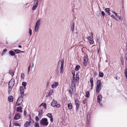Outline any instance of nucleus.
<instances>
[{
	"instance_id": "31",
	"label": "nucleus",
	"mask_w": 127,
	"mask_h": 127,
	"mask_svg": "<svg viewBox=\"0 0 127 127\" xmlns=\"http://www.w3.org/2000/svg\"><path fill=\"white\" fill-rule=\"evenodd\" d=\"M40 105L43 106L45 109L46 108V105L45 103H43L41 104Z\"/></svg>"
},
{
	"instance_id": "7",
	"label": "nucleus",
	"mask_w": 127,
	"mask_h": 127,
	"mask_svg": "<svg viewBox=\"0 0 127 127\" xmlns=\"http://www.w3.org/2000/svg\"><path fill=\"white\" fill-rule=\"evenodd\" d=\"M75 102L76 106V111H78L79 109V107L80 105V103L79 100L77 99H76L75 100Z\"/></svg>"
},
{
	"instance_id": "29",
	"label": "nucleus",
	"mask_w": 127,
	"mask_h": 127,
	"mask_svg": "<svg viewBox=\"0 0 127 127\" xmlns=\"http://www.w3.org/2000/svg\"><path fill=\"white\" fill-rule=\"evenodd\" d=\"M90 94L89 91H87L86 93L85 96L87 97H89V96Z\"/></svg>"
},
{
	"instance_id": "35",
	"label": "nucleus",
	"mask_w": 127,
	"mask_h": 127,
	"mask_svg": "<svg viewBox=\"0 0 127 127\" xmlns=\"http://www.w3.org/2000/svg\"><path fill=\"white\" fill-rule=\"evenodd\" d=\"M43 112V110H41L38 111V115L39 116H40L42 114Z\"/></svg>"
},
{
	"instance_id": "3",
	"label": "nucleus",
	"mask_w": 127,
	"mask_h": 127,
	"mask_svg": "<svg viewBox=\"0 0 127 127\" xmlns=\"http://www.w3.org/2000/svg\"><path fill=\"white\" fill-rule=\"evenodd\" d=\"M41 20L40 19L38 20L36 22L34 28V31L37 32L38 30L39 27L40 25Z\"/></svg>"
},
{
	"instance_id": "27",
	"label": "nucleus",
	"mask_w": 127,
	"mask_h": 127,
	"mask_svg": "<svg viewBox=\"0 0 127 127\" xmlns=\"http://www.w3.org/2000/svg\"><path fill=\"white\" fill-rule=\"evenodd\" d=\"M104 74L103 72H99V76L100 77H102L103 76Z\"/></svg>"
},
{
	"instance_id": "60",
	"label": "nucleus",
	"mask_w": 127,
	"mask_h": 127,
	"mask_svg": "<svg viewBox=\"0 0 127 127\" xmlns=\"http://www.w3.org/2000/svg\"><path fill=\"white\" fill-rule=\"evenodd\" d=\"M10 127V126H9V127Z\"/></svg>"
},
{
	"instance_id": "40",
	"label": "nucleus",
	"mask_w": 127,
	"mask_h": 127,
	"mask_svg": "<svg viewBox=\"0 0 127 127\" xmlns=\"http://www.w3.org/2000/svg\"><path fill=\"white\" fill-rule=\"evenodd\" d=\"M24 74L23 73H22L21 75V78L24 79Z\"/></svg>"
},
{
	"instance_id": "32",
	"label": "nucleus",
	"mask_w": 127,
	"mask_h": 127,
	"mask_svg": "<svg viewBox=\"0 0 127 127\" xmlns=\"http://www.w3.org/2000/svg\"><path fill=\"white\" fill-rule=\"evenodd\" d=\"M101 14H102L103 17V18H105L106 16L105 14V13L103 11H102L101 12Z\"/></svg>"
},
{
	"instance_id": "9",
	"label": "nucleus",
	"mask_w": 127,
	"mask_h": 127,
	"mask_svg": "<svg viewBox=\"0 0 127 127\" xmlns=\"http://www.w3.org/2000/svg\"><path fill=\"white\" fill-rule=\"evenodd\" d=\"M14 84V79H12L8 83L9 87L12 88Z\"/></svg>"
},
{
	"instance_id": "33",
	"label": "nucleus",
	"mask_w": 127,
	"mask_h": 127,
	"mask_svg": "<svg viewBox=\"0 0 127 127\" xmlns=\"http://www.w3.org/2000/svg\"><path fill=\"white\" fill-rule=\"evenodd\" d=\"M75 72L74 70H73L72 71V73L73 76V79H75Z\"/></svg>"
},
{
	"instance_id": "50",
	"label": "nucleus",
	"mask_w": 127,
	"mask_h": 127,
	"mask_svg": "<svg viewBox=\"0 0 127 127\" xmlns=\"http://www.w3.org/2000/svg\"><path fill=\"white\" fill-rule=\"evenodd\" d=\"M12 88H9L8 87V92H9H9L11 90V89Z\"/></svg>"
},
{
	"instance_id": "26",
	"label": "nucleus",
	"mask_w": 127,
	"mask_h": 127,
	"mask_svg": "<svg viewBox=\"0 0 127 127\" xmlns=\"http://www.w3.org/2000/svg\"><path fill=\"white\" fill-rule=\"evenodd\" d=\"M74 25L73 23L72 24V27L71 28V31L72 32H73L74 30Z\"/></svg>"
},
{
	"instance_id": "58",
	"label": "nucleus",
	"mask_w": 127,
	"mask_h": 127,
	"mask_svg": "<svg viewBox=\"0 0 127 127\" xmlns=\"http://www.w3.org/2000/svg\"><path fill=\"white\" fill-rule=\"evenodd\" d=\"M126 76V78L127 79V75H125Z\"/></svg>"
},
{
	"instance_id": "55",
	"label": "nucleus",
	"mask_w": 127,
	"mask_h": 127,
	"mask_svg": "<svg viewBox=\"0 0 127 127\" xmlns=\"http://www.w3.org/2000/svg\"><path fill=\"white\" fill-rule=\"evenodd\" d=\"M24 52V51H21L20 52V53H23Z\"/></svg>"
},
{
	"instance_id": "53",
	"label": "nucleus",
	"mask_w": 127,
	"mask_h": 127,
	"mask_svg": "<svg viewBox=\"0 0 127 127\" xmlns=\"http://www.w3.org/2000/svg\"><path fill=\"white\" fill-rule=\"evenodd\" d=\"M3 51L4 52L6 51V49H4L3 50Z\"/></svg>"
},
{
	"instance_id": "48",
	"label": "nucleus",
	"mask_w": 127,
	"mask_h": 127,
	"mask_svg": "<svg viewBox=\"0 0 127 127\" xmlns=\"http://www.w3.org/2000/svg\"><path fill=\"white\" fill-rule=\"evenodd\" d=\"M35 119L37 121H38L39 120L37 116L35 118Z\"/></svg>"
},
{
	"instance_id": "59",
	"label": "nucleus",
	"mask_w": 127,
	"mask_h": 127,
	"mask_svg": "<svg viewBox=\"0 0 127 127\" xmlns=\"http://www.w3.org/2000/svg\"><path fill=\"white\" fill-rule=\"evenodd\" d=\"M32 66H33V63H32Z\"/></svg>"
},
{
	"instance_id": "47",
	"label": "nucleus",
	"mask_w": 127,
	"mask_h": 127,
	"mask_svg": "<svg viewBox=\"0 0 127 127\" xmlns=\"http://www.w3.org/2000/svg\"><path fill=\"white\" fill-rule=\"evenodd\" d=\"M125 59L127 61V53H126L125 55Z\"/></svg>"
},
{
	"instance_id": "52",
	"label": "nucleus",
	"mask_w": 127,
	"mask_h": 127,
	"mask_svg": "<svg viewBox=\"0 0 127 127\" xmlns=\"http://www.w3.org/2000/svg\"><path fill=\"white\" fill-rule=\"evenodd\" d=\"M93 86V83L91 84V87L92 88Z\"/></svg>"
},
{
	"instance_id": "19",
	"label": "nucleus",
	"mask_w": 127,
	"mask_h": 127,
	"mask_svg": "<svg viewBox=\"0 0 127 127\" xmlns=\"http://www.w3.org/2000/svg\"><path fill=\"white\" fill-rule=\"evenodd\" d=\"M112 12L114 14L116 17L119 18L120 20L121 21H122V19L121 18V15L119 16L117 14V13H116L114 12Z\"/></svg>"
},
{
	"instance_id": "13",
	"label": "nucleus",
	"mask_w": 127,
	"mask_h": 127,
	"mask_svg": "<svg viewBox=\"0 0 127 127\" xmlns=\"http://www.w3.org/2000/svg\"><path fill=\"white\" fill-rule=\"evenodd\" d=\"M64 61L63 60L61 61V67L60 68V73H63L64 70Z\"/></svg>"
},
{
	"instance_id": "1",
	"label": "nucleus",
	"mask_w": 127,
	"mask_h": 127,
	"mask_svg": "<svg viewBox=\"0 0 127 127\" xmlns=\"http://www.w3.org/2000/svg\"><path fill=\"white\" fill-rule=\"evenodd\" d=\"M101 81L100 80H98L97 82L96 88V93H98L100 92L101 89Z\"/></svg>"
},
{
	"instance_id": "43",
	"label": "nucleus",
	"mask_w": 127,
	"mask_h": 127,
	"mask_svg": "<svg viewBox=\"0 0 127 127\" xmlns=\"http://www.w3.org/2000/svg\"><path fill=\"white\" fill-rule=\"evenodd\" d=\"M90 81L91 84L93 83V78H91L90 79Z\"/></svg>"
},
{
	"instance_id": "12",
	"label": "nucleus",
	"mask_w": 127,
	"mask_h": 127,
	"mask_svg": "<svg viewBox=\"0 0 127 127\" xmlns=\"http://www.w3.org/2000/svg\"><path fill=\"white\" fill-rule=\"evenodd\" d=\"M21 115L19 113H16L15 115L14 119L15 120H17L20 119Z\"/></svg>"
},
{
	"instance_id": "54",
	"label": "nucleus",
	"mask_w": 127,
	"mask_h": 127,
	"mask_svg": "<svg viewBox=\"0 0 127 127\" xmlns=\"http://www.w3.org/2000/svg\"><path fill=\"white\" fill-rule=\"evenodd\" d=\"M18 47L19 48H21L22 47V46L20 45H19L18 46Z\"/></svg>"
},
{
	"instance_id": "49",
	"label": "nucleus",
	"mask_w": 127,
	"mask_h": 127,
	"mask_svg": "<svg viewBox=\"0 0 127 127\" xmlns=\"http://www.w3.org/2000/svg\"><path fill=\"white\" fill-rule=\"evenodd\" d=\"M31 65V64H30V65L28 67V72H29L30 71Z\"/></svg>"
},
{
	"instance_id": "57",
	"label": "nucleus",
	"mask_w": 127,
	"mask_h": 127,
	"mask_svg": "<svg viewBox=\"0 0 127 127\" xmlns=\"http://www.w3.org/2000/svg\"><path fill=\"white\" fill-rule=\"evenodd\" d=\"M96 75V73H95V74H94V75Z\"/></svg>"
},
{
	"instance_id": "36",
	"label": "nucleus",
	"mask_w": 127,
	"mask_h": 127,
	"mask_svg": "<svg viewBox=\"0 0 127 127\" xmlns=\"http://www.w3.org/2000/svg\"><path fill=\"white\" fill-rule=\"evenodd\" d=\"M9 73L12 76H13L14 72L12 70H10L9 71Z\"/></svg>"
},
{
	"instance_id": "56",
	"label": "nucleus",
	"mask_w": 127,
	"mask_h": 127,
	"mask_svg": "<svg viewBox=\"0 0 127 127\" xmlns=\"http://www.w3.org/2000/svg\"><path fill=\"white\" fill-rule=\"evenodd\" d=\"M115 78L116 79V80H117L118 79H117V78L116 77H115Z\"/></svg>"
},
{
	"instance_id": "46",
	"label": "nucleus",
	"mask_w": 127,
	"mask_h": 127,
	"mask_svg": "<svg viewBox=\"0 0 127 127\" xmlns=\"http://www.w3.org/2000/svg\"><path fill=\"white\" fill-rule=\"evenodd\" d=\"M125 75H127V68L126 69L125 71Z\"/></svg>"
},
{
	"instance_id": "42",
	"label": "nucleus",
	"mask_w": 127,
	"mask_h": 127,
	"mask_svg": "<svg viewBox=\"0 0 127 127\" xmlns=\"http://www.w3.org/2000/svg\"><path fill=\"white\" fill-rule=\"evenodd\" d=\"M29 33L30 34V36H31L32 34V30L30 29H29Z\"/></svg>"
},
{
	"instance_id": "18",
	"label": "nucleus",
	"mask_w": 127,
	"mask_h": 127,
	"mask_svg": "<svg viewBox=\"0 0 127 127\" xmlns=\"http://www.w3.org/2000/svg\"><path fill=\"white\" fill-rule=\"evenodd\" d=\"M22 108L21 107H17L16 111L17 112H20L21 113H22L23 111L22 110Z\"/></svg>"
},
{
	"instance_id": "20",
	"label": "nucleus",
	"mask_w": 127,
	"mask_h": 127,
	"mask_svg": "<svg viewBox=\"0 0 127 127\" xmlns=\"http://www.w3.org/2000/svg\"><path fill=\"white\" fill-rule=\"evenodd\" d=\"M102 97L101 95H98L97 97V101L99 103H100V101L101 100Z\"/></svg>"
},
{
	"instance_id": "45",
	"label": "nucleus",
	"mask_w": 127,
	"mask_h": 127,
	"mask_svg": "<svg viewBox=\"0 0 127 127\" xmlns=\"http://www.w3.org/2000/svg\"><path fill=\"white\" fill-rule=\"evenodd\" d=\"M24 115L26 116H28V114L27 113V112L26 111H25L24 112Z\"/></svg>"
},
{
	"instance_id": "24",
	"label": "nucleus",
	"mask_w": 127,
	"mask_h": 127,
	"mask_svg": "<svg viewBox=\"0 0 127 127\" xmlns=\"http://www.w3.org/2000/svg\"><path fill=\"white\" fill-rule=\"evenodd\" d=\"M80 68V66L79 65H77L75 68V70L76 71H77L79 70V68Z\"/></svg>"
},
{
	"instance_id": "41",
	"label": "nucleus",
	"mask_w": 127,
	"mask_h": 127,
	"mask_svg": "<svg viewBox=\"0 0 127 127\" xmlns=\"http://www.w3.org/2000/svg\"><path fill=\"white\" fill-rule=\"evenodd\" d=\"M110 16L111 17L113 18L115 20H117V18L115 17L114 15H111Z\"/></svg>"
},
{
	"instance_id": "39",
	"label": "nucleus",
	"mask_w": 127,
	"mask_h": 127,
	"mask_svg": "<svg viewBox=\"0 0 127 127\" xmlns=\"http://www.w3.org/2000/svg\"><path fill=\"white\" fill-rule=\"evenodd\" d=\"M14 125L15 126H18L19 127H20L21 125L19 124V123H15L14 124Z\"/></svg>"
},
{
	"instance_id": "34",
	"label": "nucleus",
	"mask_w": 127,
	"mask_h": 127,
	"mask_svg": "<svg viewBox=\"0 0 127 127\" xmlns=\"http://www.w3.org/2000/svg\"><path fill=\"white\" fill-rule=\"evenodd\" d=\"M34 126L35 127H39V123L38 122L35 123Z\"/></svg>"
},
{
	"instance_id": "28",
	"label": "nucleus",
	"mask_w": 127,
	"mask_h": 127,
	"mask_svg": "<svg viewBox=\"0 0 127 127\" xmlns=\"http://www.w3.org/2000/svg\"><path fill=\"white\" fill-rule=\"evenodd\" d=\"M53 92V90H51L49 91V93L48 94V96H51Z\"/></svg>"
},
{
	"instance_id": "6",
	"label": "nucleus",
	"mask_w": 127,
	"mask_h": 127,
	"mask_svg": "<svg viewBox=\"0 0 127 127\" xmlns=\"http://www.w3.org/2000/svg\"><path fill=\"white\" fill-rule=\"evenodd\" d=\"M23 98L22 97H20L18 98L16 102V105L19 106L22 102Z\"/></svg>"
},
{
	"instance_id": "25",
	"label": "nucleus",
	"mask_w": 127,
	"mask_h": 127,
	"mask_svg": "<svg viewBox=\"0 0 127 127\" xmlns=\"http://www.w3.org/2000/svg\"><path fill=\"white\" fill-rule=\"evenodd\" d=\"M67 106H68V109H71L72 108V105L71 103H69L68 104Z\"/></svg>"
},
{
	"instance_id": "14",
	"label": "nucleus",
	"mask_w": 127,
	"mask_h": 127,
	"mask_svg": "<svg viewBox=\"0 0 127 127\" xmlns=\"http://www.w3.org/2000/svg\"><path fill=\"white\" fill-rule=\"evenodd\" d=\"M21 96L23 97L24 94V90L23 87L21 86L20 88Z\"/></svg>"
},
{
	"instance_id": "17",
	"label": "nucleus",
	"mask_w": 127,
	"mask_h": 127,
	"mask_svg": "<svg viewBox=\"0 0 127 127\" xmlns=\"http://www.w3.org/2000/svg\"><path fill=\"white\" fill-rule=\"evenodd\" d=\"M36 3L35 4V5H34L32 7V10H34L37 8V7L38 4V0H36Z\"/></svg>"
},
{
	"instance_id": "4",
	"label": "nucleus",
	"mask_w": 127,
	"mask_h": 127,
	"mask_svg": "<svg viewBox=\"0 0 127 127\" xmlns=\"http://www.w3.org/2000/svg\"><path fill=\"white\" fill-rule=\"evenodd\" d=\"M51 105L53 107L56 108H59L61 105L59 104H57L56 101L53 99L51 103Z\"/></svg>"
},
{
	"instance_id": "10",
	"label": "nucleus",
	"mask_w": 127,
	"mask_h": 127,
	"mask_svg": "<svg viewBox=\"0 0 127 127\" xmlns=\"http://www.w3.org/2000/svg\"><path fill=\"white\" fill-rule=\"evenodd\" d=\"M84 65L86 66L88 61V58L87 56H84L83 58Z\"/></svg>"
},
{
	"instance_id": "22",
	"label": "nucleus",
	"mask_w": 127,
	"mask_h": 127,
	"mask_svg": "<svg viewBox=\"0 0 127 127\" xmlns=\"http://www.w3.org/2000/svg\"><path fill=\"white\" fill-rule=\"evenodd\" d=\"M9 52L10 55L11 56H14L15 55V53L13 51H9Z\"/></svg>"
},
{
	"instance_id": "51",
	"label": "nucleus",
	"mask_w": 127,
	"mask_h": 127,
	"mask_svg": "<svg viewBox=\"0 0 127 127\" xmlns=\"http://www.w3.org/2000/svg\"><path fill=\"white\" fill-rule=\"evenodd\" d=\"M86 102V100L85 99L83 101V103L84 104H85Z\"/></svg>"
},
{
	"instance_id": "38",
	"label": "nucleus",
	"mask_w": 127,
	"mask_h": 127,
	"mask_svg": "<svg viewBox=\"0 0 127 127\" xmlns=\"http://www.w3.org/2000/svg\"><path fill=\"white\" fill-rule=\"evenodd\" d=\"M22 85H23L24 87L26 86V82H23L22 83Z\"/></svg>"
},
{
	"instance_id": "37",
	"label": "nucleus",
	"mask_w": 127,
	"mask_h": 127,
	"mask_svg": "<svg viewBox=\"0 0 127 127\" xmlns=\"http://www.w3.org/2000/svg\"><path fill=\"white\" fill-rule=\"evenodd\" d=\"M76 81H79V75L77 74L76 75Z\"/></svg>"
},
{
	"instance_id": "8",
	"label": "nucleus",
	"mask_w": 127,
	"mask_h": 127,
	"mask_svg": "<svg viewBox=\"0 0 127 127\" xmlns=\"http://www.w3.org/2000/svg\"><path fill=\"white\" fill-rule=\"evenodd\" d=\"M91 37L89 36L88 37V38L90 43L91 44H93L94 42L93 41V34L91 32Z\"/></svg>"
},
{
	"instance_id": "5",
	"label": "nucleus",
	"mask_w": 127,
	"mask_h": 127,
	"mask_svg": "<svg viewBox=\"0 0 127 127\" xmlns=\"http://www.w3.org/2000/svg\"><path fill=\"white\" fill-rule=\"evenodd\" d=\"M90 113H88L87 114V119L86 120V123L87 125H89L90 122Z\"/></svg>"
},
{
	"instance_id": "16",
	"label": "nucleus",
	"mask_w": 127,
	"mask_h": 127,
	"mask_svg": "<svg viewBox=\"0 0 127 127\" xmlns=\"http://www.w3.org/2000/svg\"><path fill=\"white\" fill-rule=\"evenodd\" d=\"M59 83L57 82H55L52 85V87L54 89L56 88L58 85Z\"/></svg>"
},
{
	"instance_id": "44",
	"label": "nucleus",
	"mask_w": 127,
	"mask_h": 127,
	"mask_svg": "<svg viewBox=\"0 0 127 127\" xmlns=\"http://www.w3.org/2000/svg\"><path fill=\"white\" fill-rule=\"evenodd\" d=\"M68 92H69V93L70 95L71 96L72 95V93L71 92V90H68Z\"/></svg>"
},
{
	"instance_id": "21",
	"label": "nucleus",
	"mask_w": 127,
	"mask_h": 127,
	"mask_svg": "<svg viewBox=\"0 0 127 127\" xmlns=\"http://www.w3.org/2000/svg\"><path fill=\"white\" fill-rule=\"evenodd\" d=\"M8 100L10 102H12L13 100V97L12 96L10 95L8 97Z\"/></svg>"
},
{
	"instance_id": "11",
	"label": "nucleus",
	"mask_w": 127,
	"mask_h": 127,
	"mask_svg": "<svg viewBox=\"0 0 127 127\" xmlns=\"http://www.w3.org/2000/svg\"><path fill=\"white\" fill-rule=\"evenodd\" d=\"M30 119L29 120V122L26 121L25 123L24 124V127H28V126L30 125V122L32 120V119L31 117H30Z\"/></svg>"
},
{
	"instance_id": "23",
	"label": "nucleus",
	"mask_w": 127,
	"mask_h": 127,
	"mask_svg": "<svg viewBox=\"0 0 127 127\" xmlns=\"http://www.w3.org/2000/svg\"><path fill=\"white\" fill-rule=\"evenodd\" d=\"M105 10L108 14L110 15V10L109 9V8H106Z\"/></svg>"
},
{
	"instance_id": "30",
	"label": "nucleus",
	"mask_w": 127,
	"mask_h": 127,
	"mask_svg": "<svg viewBox=\"0 0 127 127\" xmlns=\"http://www.w3.org/2000/svg\"><path fill=\"white\" fill-rule=\"evenodd\" d=\"M14 51L16 54H18L20 53V52L21 51V50L18 49L15 50Z\"/></svg>"
},
{
	"instance_id": "15",
	"label": "nucleus",
	"mask_w": 127,
	"mask_h": 127,
	"mask_svg": "<svg viewBox=\"0 0 127 127\" xmlns=\"http://www.w3.org/2000/svg\"><path fill=\"white\" fill-rule=\"evenodd\" d=\"M46 116L49 118H50V121L51 122H52L53 121V117L51 114L50 113H48L47 114Z\"/></svg>"
},
{
	"instance_id": "2",
	"label": "nucleus",
	"mask_w": 127,
	"mask_h": 127,
	"mask_svg": "<svg viewBox=\"0 0 127 127\" xmlns=\"http://www.w3.org/2000/svg\"><path fill=\"white\" fill-rule=\"evenodd\" d=\"M40 123L41 125L47 126L48 124V120L45 118H43L40 120Z\"/></svg>"
}]
</instances>
